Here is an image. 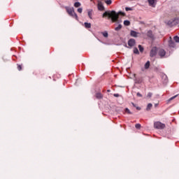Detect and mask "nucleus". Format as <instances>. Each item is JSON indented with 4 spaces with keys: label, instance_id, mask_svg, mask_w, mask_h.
I'll list each match as a JSON object with an SVG mask.
<instances>
[{
    "label": "nucleus",
    "instance_id": "nucleus-5",
    "mask_svg": "<svg viewBox=\"0 0 179 179\" xmlns=\"http://www.w3.org/2000/svg\"><path fill=\"white\" fill-rule=\"evenodd\" d=\"M148 2L149 6L152 8H156V5L157 4V0H147Z\"/></svg>",
    "mask_w": 179,
    "mask_h": 179
},
{
    "label": "nucleus",
    "instance_id": "nucleus-30",
    "mask_svg": "<svg viewBox=\"0 0 179 179\" xmlns=\"http://www.w3.org/2000/svg\"><path fill=\"white\" fill-rule=\"evenodd\" d=\"M152 92H149V93L148 94V95H147V97H149V99H150V97H152Z\"/></svg>",
    "mask_w": 179,
    "mask_h": 179
},
{
    "label": "nucleus",
    "instance_id": "nucleus-23",
    "mask_svg": "<svg viewBox=\"0 0 179 179\" xmlns=\"http://www.w3.org/2000/svg\"><path fill=\"white\" fill-rule=\"evenodd\" d=\"M177 96H178V95H175V96L171 97V98L168 100V103H170V101H171V100H174V99H176V97H177Z\"/></svg>",
    "mask_w": 179,
    "mask_h": 179
},
{
    "label": "nucleus",
    "instance_id": "nucleus-16",
    "mask_svg": "<svg viewBox=\"0 0 179 179\" xmlns=\"http://www.w3.org/2000/svg\"><path fill=\"white\" fill-rule=\"evenodd\" d=\"M122 29V25L119 24L117 27L115 28V31H120V30Z\"/></svg>",
    "mask_w": 179,
    "mask_h": 179
},
{
    "label": "nucleus",
    "instance_id": "nucleus-11",
    "mask_svg": "<svg viewBox=\"0 0 179 179\" xmlns=\"http://www.w3.org/2000/svg\"><path fill=\"white\" fill-rule=\"evenodd\" d=\"M169 47H172L173 48L176 47V43H174V41L171 40L169 41Z\"/></svg>",
    "mask_w": 179,
    "mask_h": 179
},
{
    "label": "nucleus",
    "instance_id": "nucleus-27",
    "mask_svg": "<svg viewBox=\"0 0 179 179\" xmlns=\"http://www.w3.org/2000/svg\"><path fill=\"white\" fill-rule=\"evenodd\" d=\"M77 12H78V13H82V12H83V9L82 8H78Z\"/></svg>",
    "mask_w": 179,
    "mask_h": 179
},
{
    "label": "nucleus",
    "instance_id": "nucleus-38",
    "mask_svg": "<svg viewBox=\"0 0 179 179\" xmlns=\"http://www.w3.org/2000/svg\"><path fill=\"white\" fill-rule=\"evenodd\" d=\"M91 1H93V0H91Z\"/></svg>",
    "mask_w": 179,
    "mask_h": 179
},
{
    "label": "nucleus",
    "instance_id": "nucleus-25",
    "mask_svg": "<svg viewBox=\"0 0 179 179\" xmlns=\"http://www.w3.org/2000/svg\"><path fill=\"white\" fill-rule=\"evenodd\" d=\"M139 51L140 52H143V47H142L141 45H138Z\"/></svg>",
    "mask_w": 179,
    "mask_h": 179
},
{
    "label": "nucleus",
    "instance_id": "nucleus-17",
    "mask_svg": "<svg viewBox=\"0 0 179 179\" xmlns=\"http://www.w3.org/2000/svg\"><path fill=\"white\" fill-rule=\"evenodd\" d=\"M82 4L80 3V2L77 1L74 3V6L75 8H79Z\"/></svg>",
    "mask_w": 179,
    "mask_h": 179
},
{
    "label": "nucleus",
    "instance_id": "nucleus-21",
    "mask_svg": "<svg viewBox=\"0 0 179 179\" xmlns=\"http://www.w3.org/2000/svg\"><path fill=\"white\" fill-rule=\"evenodd\" d=\"M105 3H106V5H111V3H113V1L106 0V1H105Z\"/></svg>",
    "mask_w": 179,
    "mask_h": 179
},
{
    "label": "nucleus",
    "instance_id": "nucleus-34",
    "mask_svg": "<svg viewBox=\"0 0 179 179\" xmlns=\"http://www.w3.org/2000/svg\"><path fill=\"white\" fill-rule=\"evenodd\" d=\"M136 110H141V107H138V106H136Z\"/></svg>",
    "mask_w": 179,
    "mask_h": 179
},
{
    "label": "nucleus",
    "instance_id": "nucleus-12",
    "mask_svg": "<svg viewBox=\"0 0 179 179\" xmlns=\"http://www.w3.org/2000/svg\"><path fill=\"white\" fill-rule=\"evenodd\" d=\"M150 66V61H148V62L145 64L144 68H145V69H149Z\"/></svg>",
    "mask_w": 179,
    "mask_h": 179
},
{
    "label": "nucleus",
    "instance_id": "nucleus-18",
    "mask_svg": "<svg viewBox=\"0 0 179 179\" xmlns=\"http://www.w3.org/2000/svg\"><path fill=\"white\" fill-rule=\"evenodd\" d=\"M101 34L103 36V37H105L106 38H107V37H108V32L107 31H103L101 32Z\"/></svg>",
    "mask_w": 179,
    "mask_h": 179
},
{
    "label": "nucleus",
    "instance_id": "nucleus-13",
    "mask_svg": "<svg viewBox=\"0 0 179 179\" xmlns=\"http://www.w3.org/2000/svg\"><path fill=\"white\" fill-rule=\"evenodd\" d=\"M84 26L85 29H90V27H92V24L88 22H85Z\"/></svg>",
    "mask_w": 179,
    "mask_h": 179
},
{
    "label": "nucleus",
    "instance_id": "nucleus-6",
    "mask_svg": "<svg viewBox=\"0 0 179 179\" xmlns=\"http://www.w3.org/2000/svg\"><path fill=\"white\" fill-rule=\"evenodd\" d=\"M136 44V41L134 38H131L128 41V45L130 47V48H132V47H134V45Z\"/></svg>",
    "mask_w": 179,
    "mask_h": 179
},
{
    "label": "nucleus",
    "instance_id": "nucleus-4",
    "mask_svg": "<svg viewBox=\"0 0 179 179\" xmlns=\"http://www.w3.org/2000/svg\"><path fill=\"white\" fill-rule=\"evenodd\" d=\"M157 47H153L150 52V57H151V58H153V57H156V55H157Z\"/></svg>",
    "mask_w": 179,
    "mask_h": 179
},
{
    "label": "nucleus",
    "instance_id": "nucleus-26",
    "mask_svg": "<svg viewBox=\"0 0 179 179\" xmlns=\"http://www.w3.org/2000/svg\"><path fill=\"white\" fill-rule=\"evenodd\" d=\"M125 113H127V114H132V113L128 109V108H125Z\"/></svg>",
    "mask_w": 179,
    "mask_h": 179
},
{
    "label": "nucleus",
    "instance_id": "nucleus-31",
    "mask_svg": "<svg viewBox=\"0 0 179 179\" xmlns=\"http://www.w3.org/2000/svg\"><path fill=\"white\" fill-rule=\"evenodd\" d=\"M125 10H126L127 12H128V10H132V8H129V7H126V8H125Z\"/></svg>",
    "mask_w": 179,
    "mask_h": 179
},
{
    "label": "nucleus",
    "instance_id": "nucleus-32",
    "mask_svg": "<svg viewBox=\"0 0 179 179\" xmlns=\"http://www.w3.org/2000/svg\"><path fill=\"white\" fill-rule=\"evenodd\" d=\"M113 96H114V97H120L119 94H114Z\"/></svg>",
    "mask_w": 179,
    "mask_h": 179
},
{
    "label": "nucleus",
    "instance_id": "nucleus-8",
    "mask_svg": "<svg viewBox=\"0 0 179 179\" xmlns=\"http://www.w3.org/2000/svg\"><path fill=\"white\" fill-rule=\"evenodd\" d=\"M147 36L150 38H152V40H155V35H153V32L152 31V30H150L147 32Z\"/></svg>",
    "mask_w": 179,
    "mask_h": 179
},
{
    "label": "nucleus",
    "instance_id": "nucleus-1",
    "mask_svg": "<svg viewBox=\"0 0 179 179\" xmlns=\"http://www.w3.org/2000/svg\"><path fill=\"white\" fill-rule=\"evenodd\" d=\"M120 15H122L124 16V14L122 12H119L118 13H117L114 10H112L110 12L106 11L103 14V17H106V16H108V17L111 18L112 22H117V20H118V17H119Z\"/></svg>",
    "mask_w": 179,
    "mask_h": 179
},
{
    "label": "nucleus",
    "instance_id": "nucleus-3",
    "mask_svg": "<svg viewBox=\"0 0 179 179\" xmlns=\"http://www.w3.org/2000/svg\"><path fill=\"white\" fill-rule=\"evenodd\" d=\"M154 128L156 129H164L166 128V124L160 122H155L154 123Z\"/></svg>",
    "mask_w": 179,
    "mask_h": 179
},
{
    "label": "nucleus",
    "instance_id": "nucleus-2",
    "mask_svg": "<svg viewBox=\"0 0 179 179\" xmlns=\"http://www.w3.org/2000/svg\"><path fill=\"white\" fill-rule=\"evenodd\" d=\"M65 9L68 15H69V16H71V17H74L76 20H78V14L75 13V8H73V7L70 8V7L66 6Z\"/></svg>",
    "mask_w": 179,
    "mask_h": 179
},
{
    "label": "nucleus",
    "instance_id": "nucleus-37",
    "mask_svg": "<svg viewBox=\"0 0 179 179\" xmlns=\"http://www.w3.org/2000/svg\"><path fill=\"white\" fill-rule=\"evenodd\" d=\"M108 92H110V90H108Z\"/></svg>",
    "mask_w": 179,
    "mask_h": 179
},
{
    "label": "nucleus",
    "instance_id": "nucleus-20",
    "mask_svg": "<svg viewBox=\"0 0 179 179\" xmlns=\"http://www.w3.org/2000/svg\"><path fill=\"white\" fill-rule=\"evenodd\" d=\"M152 106H153V105H152V103H148L147 106V108H146L147 111H149L152 108Z\"/></svg>",
    "mask_w": 179,
    "mask_h": 179
},
{
    "label": "nucleus",
    "instance_id": "nucleus-33",
    "mask_svg": "<svg viewBox=\"0 0 179 179\" xmlns=\"http://www.w3.org/2000/svg\"><path fill=\"white\" fill-rule=\"evenodd\" d=\"M137 96L138 97H142V94L141 93H139V92L137 93Z\"/></svg>",
    "mask_w": 179,
    "mask_h": 179
},
{
    "label": "nucleus",
    "instance_id": "nucleus-29",
    "mask_svg": "<svg viewBox=\"0 0 179 179\" xmlns=\"http://www.w3.org/2000/svg\"><path fill=\"white\" fill-rule=\"evenodd\" d=\"M135 127L137 129H139L141 128V124H136Z\"/></svg>",
    "mask_w": 179,
    "mask_h": 179
},
{
    "label": "nucleus",
    "instance_id": "nucleus-10",
    "mask_svg": "<svg viewBox=\"0 0 179 179\" xmlns=\"http://www.w3.org/2000/svg\"><path fill=\"white\" fill-rule=\"evenodd\" d=\"M98 9L99 10H104V6L101 3V2L98 3Z\"/></svg>",
    "mask_w": 179,
    "mask_h": 179
},
{
    "label": "nucleus",
    "instance_id": "nucleus-36",
    "mask_svg": "<svg viewBox=\"0 0 179 179\" xmlns=\"http://www.w3.org/2000/svg\"><path fill=\"white\" fill-rule=\"evenodd\" d=\"M157 106H158V104L157 103V104H155V107H157Z\"/></svg>",
    "mask_w": 179,
    "mask_h": 179
},
{
    "label": "nucleus",
    "instance_id": "nucleus-14",
    "mask_svg": "<svg viewBox=\"0 0 179 179\" xmlns=\"http://www.w3.org/2000/svg\"><path fill=\"white\" fill-rule=\"evenodd\" d=\"M95 97H96V99H100L103 97V94H101V93H100V92H98L96 94Z\"/></svg>",
    "mask_w": 179,
    "mask_h": 179
},
{
    "label": "nucleus",
    "instance_id": "nucleus-9",
    "mask_svg": "<svg viewBox=\"0 0 179 179\" xmlns=\"http://www.w3.org/2000/svg\"><path fill=\"white\" fill-rule=\"evenodd\" d=\"M138 33L135 31H131V32H130V36L131 37H138Z\"/></svg>",
    "mask_w": 179,
    "mask_h": 179
},
{
    "label": "nucleus",
    "instance_id": "nucleus-35",
    "mask_svg": "<svg viewBox=\"0 0 179 179\" xmlns=\"http://www.w3.org/2000/svg\"><path fill=\"white\" fill-rule=\"evenodd\" d=\"M132 106H134V107H136V105H135V103H134L133 102H131Z\"/></svg>",
    "mask_w": 179,
    "mask_h": 179
},
{
    "label": "nucleus",
    "instance_id": "nucleus-7",
    "mask_svg": "<svg viewBox=\"0 0 179 179\" xmlns=\"http://www.w3.org/2000/svg\"><path fill=\"white\" fill-rule=\"evenodd\" d=\"M158 55H159L160 58H163L166 55V50L164 49H158Z\"/></svg>",
    "mask_w": 179,
    "mask_h": 179
},
{
    "label": "nucleus",
    "instance_id": "nucleus-28",
    "mask_svg": "<svg viewBox=\"0 0 179 179\" xmlns=\"http://www.w3.org/2000/svg\"><path fill=\"white\" fill-rule=\"evenodd\" d=\"M17 69H18V71H22V65H20V64H17Z\"/></svg>",
    "mask_w": 179,
    "mask_h": 179
},
{
    "label": "nucleus",
    "instance_id": "nucleus-19",
    "mask_svg": "<svg viewBox=\"0 0 179 179\" xmlns=\"http://www.w3.org/2000/svg\"><path fill=\"white\" fill-rule=\"evenodd\" d=\"M124 26H129L131 24V22H129V20H124Z\"/></svg>",
    "mask_w": 179,
    "mask_h": 179
},
{
    "label": "nucleus",
    "instance_id": "nucleus-22",
    "mask_svg": "<svg viewBox=\"0 0 179 179\" xmlns=\"http://www.w3.org/2000/svg\"><path fill=\"white\" fill-rule=\"evenodd\" d=\"M134 53L139 55V50H138V48H134Z\"/></svg>",
    "mask_w": 179,
    "mask_h": 179
},
{
    "label": "nucleus",
    "instance_id": "nucleus-15",
    "mask_svg": "<svg viewBox=\"0 0 179 179\" xmlns=\"http://www.w3.org/2000/svg\"><path fill=\"white\" fill-rule=\"evenodd\" d=\"M93 15V10H90L88 11V16L90 17V19H93V17H92Z\"/></svg>",
    "mask_w": 179,
    "mask_h": 179
},
{
    "label": "nucleus",
    "instance_id": "nucleus-24",
    "mask_svg": "<svg viewBox=\"0 0 179 179\" xmlns=\"http://www.w3.org/2000/svg\"><path fill=\"white\" fill-rule=\"evenodd\" d=\"M174 41H176V43H179V37L178 36H174L173 38Z\"/></svg>",
    "mask_w": 179,
    "mask_h": 179
}]
</instances>
